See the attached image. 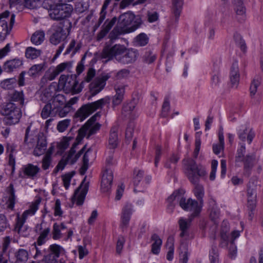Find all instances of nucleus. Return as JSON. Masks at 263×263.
<instances>
[{
  "label": "nucleus",
  "instance_id": "obj_1",
  "mask_svg": "<svg viewBox=\"0 0 263 263\" xmlns=\"http://www.w3.org/2000/svg\"><path fill=\"white\" fill-rule=\"evenodd\" d=\"M184 164V173L190 181L194 184L193 190L194 195L203 205V198L204 195V190L202 185L198 184L199 178L206 176L207 172L205 167L201 164H197L195 160L187 159L183 161Z\"/></svg>",
  "mask_w": 263,
  "mask_h": 263
},
{
  "label": "nucleus",
  "instance_id": "obj_2",
  "mask_svg": "<svg viewBox=\"0 0 263 263\" xmlns=\"http://www.w3.org/2000/svg\"><path fill=\"white\" fill-rule=\"evenodd\" d=\"M168 207L173 210L175 201L179 202L180 207L184 211L191 212V217L194 218L199 215L203 205L199 202L191 198L186 199L180 191L174 192L167 199Z\"/></svg>",
  "mask_w": 263,
  "mask_h": 263
},
{
  "label": "nucleus",
  "instance_id": "obj_3",
  "mask_svg": "<svg viewBox=\"0 0 263 263\" xmlns=\"http://www.w3.org/2000/svg\"><path fill=\"white\" fill-rule=\"evenodd\" d=\"M110 98L108 96L96 101L82 105L76 112L73 118L76 121L82 122L98 109H101L106 105L109 104Z\"/></svg>",
  "mask_w": 263,
  "mask_h": 263
},
{
  "label": "nucleus",
  "instance_id": "obj_4",
  "mask_svg": "<svg viewBox=\"0 0 263 263\" xmlns=\"http://www.w3.org/2000/svg\"><path fill=\"white\" fill-rule=\"evenodd\" d=\"M142 23L140 15H136L132 12H128L120 15L117 25L130 33L139 28Z\"/></svg>",
  "mask_w": 263,
  "mask_h": 263
},
{
  "label": "nucleus",
  "instance_id": "obj_5",
  "mask_svg": "<svg viewBox=\"0 0 263 263\" xmlns=\"http://www.w3.org/2000/svg\"><path fill=\"white\" fill-rule=\"evenodd\" d=\"M100 117V112H98L92 116L79 130L77 140H78L79 138L82 139L84 137L89 139L90 136L99 131L101 127V124L96 121Z\"/></svg>",
  "mask_w": 263,
  "mask_h": 263
},
{
  "label": "nucleus",
  "instance_id": "obj_6",
  "mask_svg": "<svg viewBox=\"0 0 263 263\" xmlns=\"http://www.w3.org/2000/svg\"><path fill=\"white\" fill-rule=\"evenodd\" d=\"M4 114L6 116V123L10 125L17 123L22 117L21 109L12 102H8L5 105Z\"/></svg>",
  "mask_w": 263,
  "mask_h": 263
},
{
  "label": "nucleus",
  "instance_id": "obj_7",
  "mask_svg": "<svg viewBox=\"0 0 263 263\" xmlns=\"http://www.w3.org/2000/svg\"><path fill=\"white\" fill-rule=\"evenodd\" d=\"M70 29V23H68V25H65L63 23H60L57 27L55 31L51 35L50 42L55 45L59 44L69 35Z\"/></svg>",
  "mask_w": 263,
  "mask_h": 263
},
{
  "label": "nucleus",
  "instance_id": "obj_8",
  "mask_svg": "<svg viewBox=\"0 0 263 263\" xmlns=\"http://www.w3.org/2000/svg\"><path fill=\"white\" fill-rule=\"evenodd\" d=\"M110 42H107L102 51V57L108 60L114 58L118 61L119 55H122L126 50V47L120 44L111 46Z\"/></svg>",
  "mask_w": 263,
  "mask_h": 263
},
{
  "label": "nucleus",
  "instance_id": "obj_9",
  "mask_svg": "<svg viewBox=\"0 0 263 263\" xmlns=\"http://www.w3.org/2000/svg\"><path fill=\"white\" fill-rule=\"evenodd\" d=\"M259 178L256 176H253L250 179L248 184L247 197L248 202L250 208L253 210L256 205V189L258 185Z\"/></svg>",
  "mask_w": 263,
  "mask_h": 263
},
{
  "label": "nucleus",
  "instance_id": "obj_10",
  "mask_svg": "<svg viewBox=\"0 0 263 263\" xmlns=\"http://www.w3.org/2000/svg\"><path fill=\"white\" fill-rule=\"evenodd\" d=\"M71 9L70 6L67 5L58 4L53 8H51L49 11V15L50 18L54 20H60L67 17L69 14V11L66 9Z\"/></svg>",
  "mask_w": 263,
  "mask_h": 263
},
{
  "label": "nucleus",
  "instance_id": "obj_11",
  "mask_svg": "<svg viewBox=\"0 0 263 263\" xmlns=\"http://www.w3.org/2000/svg\"><path fill=\"white\" fill-rule=\"evenodd\" d=\"M88 182H85V178L71 198L73 203H76L77 205H81L83 204L88 190Z\"/></svg>",
  "mask_w": 263,
  "mask_h": 263
},
{
  "label": "nucleus",
  "instance_id": "obj_12",
  "mask_svg": "<svg viewBox=\"0 0 263 263\" xmlns=\"http://www.w3.org/2000/svg\"><path fill=\"white\" fill-rule=\"evenodd\" d=\"M76 81V77H73L72 76H66L63 74L60 77L59 84L66 90L70 91L73 94H77L81 92V89L80 87L79 88H74Z\"/></svg>",
  "mask_w": 263,
  "mask_h": 263
},
{
  "label": "nucleus",
  "instance_id": "obj_13",
  "mask_svg": "<svg viewBox=\"0 0 263 263\" xmlns=\"http://www.w3.org/2000/svg\"><path fill=\"white\" fill-rule=\"evenodd\" d=\"M107 79L105 77L97 78L89 84L90 96L88 97L89 100L91 97L99 93L104 88Z\"/></svg>",
  "mask_w": 263,
  "mask_h": 263
},
{
  "label": "nucleus",
  "instance_id": "obj_14",
  "mask_svg": "<svg viewBox=\"0 0 263 263\" xmlns=\"http://www.w3.org/2000/svg\"><path fill=\"white\" fill-rule=\"evenodd\" d=\"M47 143L43 133H40L37 135V143L33 154L35 156H40L44 154L47 149Z\"/></svg>",
  "mask_w": 263,
  "mask_h": 263
},
{
  "label": "nucleus",
  "instance_id": "obj_15",
  "mask_svg": "<svg viewBox=\"0 0 263 263\" xmlns=\"http://www.w3.org/2000/svg\"><path fill=\"white\" fill-rule=\"evenodd\" d=\"M133 211V205L131 204L127 203L123 206L121 214V227L126 228L128 226Z\"/></svg>",
  "mask_w": 263,
  "mask_h": 263
},
{
  "label": "nucleus",
  "instance_id": "obj_16",
  "mask_svg": "<svg viewBox=\"0 0 263 263\" xmlns=\"http://www.w3.org/2000/svg\"><path fill=\"white\" fill-rule=\"evenodd\" d=\"M113 180V173L111 170L107 169L103 174L101 184V190L103 192H107L111 189Z\"/></svg>",
  "mask_w": 263,
  "mask_h": 263
},
{
  "label": "nucleus",
  "instance_id": "obj_17",
  "mask_svg": "<svg viewBox=\"0 0 263 263\" xmlns=\"http://www.w3.org/2000/svg\"><path fill=\"white\" fill-rule=\"evenodd\" d=\"M78 144V142H74L72 144V146L69 152L63 157L66 160L67 163L70 164L74 163L84 153L85 146H84L77 154H75V148Z\"/></svg>",
  "mask_w": 263,
  "mask_h": 263
},
{
  "label": "nucleus",
  "instance_id": "obj_18",
  "mask_svg": "<svg viewBox=\"0 0 263 263\" xmlns=\"http://www.w3.org/2000/svg\"><path fill=\"white\" fill-rule=\"evenodd\" d=\"M117 20V19L116 17H114L111 20L107 19L105 20L102 26L101 30L97 34V41H101L107 35L116 23Z\"/></svg>",
  "mask_w": 263,
  "mask_h": 263
},
{
  "label": "nucleus",
  "instance_id": "obj_19",
  "mask_svg": "<svg viewBox=\"0 0 263 263\" xmlns=\"http://www.w3.org/2000/svg\"><path fill=\"white\" fill-rule=\"evenodd\" d=\"M22 173L24 177H27L32 179L37 177V174L40 172V168L37 165L28 163L23 166Z\"/></svg>",
  "mask_w": 263,
  "mask_h": 263
},
{
  "label": "nucleus",
  "instance_id": "obj_20",
  "mask_svg": "<svg viewBox=\"0 0 263 263\" xmlns=\"http://www.w3.org/2000/svg\"><path fill=\"white\" fill-rule=\"evenodd\" d=\"M137 57L136 51L126 48L125 52L119 55L118 61L123 64H128L134 62Z\"/></svg>",
  "mask_w": 263,
  "mask_h": 263
},
{
  "label": "nucleus",
  "instance_id": "obj_21",
  "mask_svg": "<svg viewBox=\"0 0 263 263\" xmlns=\"http://www.w3.org/2000/svg\"><path fill=\"white\" fill-rule=\"evenodd\" d=\"M40 203V201L39 200H36L32 202L30 205L29 208L23 212L21 217L17 214L16 219L24 220V221H26L28 217L32 216L35 214L39 209Z\"/></svg>",
  "mask_w": 263,
  "mask_h": 263
},
{
  "label": "nucleus",
  "instance_id": "obj_22",
  "mask_svg": "<svg viewBox=\"0 0 263 263\" xmlns=\"http://www.w3.org/2000/svg\"><path fill=\"white\" fill-rule=\"evenodd\" d=\"M7 192L9 197L6 198V208L8 210H13L15 203L16 196L12 183L9 184L7 189Z\"/></svg>",
  "mask_w": 263,
  "mask_h": 263
},
{
  "label": "nucleus",
  "instance_id": "obj_23",
  "mask_svg": "<svg viewBox=\"0 0 263 263\" xmlns=\"http://www.w3.org/2000/svg\"><path fill=\"white\" fill-rule=\"evenodd\" d=\"M230 81L233 86L236 87L239 81V72L238 62L235 61L230 69Z\"/></svg>",
  "mask_w": 263,
  "mask_h": 263
},
{
  "label": "nucleus",
  "instance_id": "obj_24",
  "mask_svg": "<svg viewBox=\"0 0 263 263\" xmlns=\"http://www.w3.org/2000/svg\"><path fill=\"white\" fill-rule=\"evenodd\" d=\"M256 162L255 155L254 154L247 155L244 160V173L248 177L250 176L251 170Z\"/></svg>",
  "mask_w": 263,
  "mask_h": 263
},
{
  "label": "nucleus",
  "instance_id": "obj_25",
  "mask_svg": "<svg viewBox=\"0 0 263 263\" xmlns=\"http://www.w3.org/2000/svg\"><path fill=\"white\" fill-rule=\"evenodd\" d=\"M118 128L116 126H113L110 129L107 145V147L109 149H115L118 145Z\"/></svg>",
  "mask_w": 263,
  "mask_h": 263
},
{
  "label": "nucleus",
  "instance_id": "obj_26",
  "mask_svg": "<svg viewBox=\"0 0 263 263\" xmlns=\"http://www.w3.org/2000/svg\"><path fill=\"white\" fill-rule=\"evenodd\" d=\"M192 218H193L191 217V218L189 219H185L182 217L179 219L178 223L180 230L181 231L180 234L181 237L189 236V229L191 226Z\"/></svg>",
  "mask_w": 263,
  "mask_h": 263
},
{
  "label": "nucleus",
  "instance_id": "obj_27",
  "mask_svg": "<svg viewBox=\"0 0 263 263\" xmlns=\"http://www.w3.org/2000/svg\"><path fill=\"white\" fill-rule=\"evenodd\" d=\"M23 65V61L20 59H14L6 61L4 69L7 72H11L20 68Z\"/></svg>",
  "mask_w": 263,
  "mask_h": 263
},
{
  "label": "nucleus",
  "instance_id": "obj_28",
  "mask_svg": "<svg viewBox=\"0 0 263 263\" xmlns=\"http://www.w3.org/2000/svg\"><path fill=\"white\" fill-rule=\"evenodd\" d=\"M25 221L24 220L16 219L14 231L20 236L27 237L29 235L28 228L24 226Z\"/></svg>",
  "mask_w": 263,
  "mask_h": 263
},
{
  "label": "nucleus",
  "instance_id": "obj_29",
  "mask_svg": "<svg viewBox=\"0 0 263 263\" xmlns=\"http://www.w3.org/2000/svg\"><path fill=\"white\" fill-rule=\"evenodd\" d=\"M126 33H129L126 29L125 30L120 27V26L117 25L109 34L108 38L109 39V41L108 42L112 43L118 39L121 35Z\"/></svg>",
  "mask_w": 263,
  "mask_h": 263
},
{
  "label": "nucleus",
  "instance_id": "obj_30",
  "mask_svg": "<svg viewBox=\"0 0 263 263\" xmlns=\"http://www.w3.org/2000/svg\"><path fill=\"white\" fill-rule=\"evenodd\" d=\"M10 102H16L17 105L23 106L25 103V96L23 91L15 90L10 94Z\"/></svg>",
  "mask_w": 263,
  "mask_h": 263
},
{
  "label": "nucleus",
  "instance_id": "obj_31",
  "mask_svg": "<svg viewBox=\"0 0 263 263\" xmlns=\"http://www.w3.org/2000/svg\"><path fill=\"white\" fill-rule=\"evenodd\" d=\"M111 1V0H105L104 1V4L102 7L101 11L99 13V18L98 19V21L94 26L95 30H97L105 21L107 14L106 10L108 8V5L110 4Z\"/></svg>",
  "mask_w": 263,
  "mask_h": 263
},
{
  "label": "nucleus",
  "instance_id": "obj_32",
  "mask_svg": "<svg viewBox=\"0 0 263 263\" xmlns=\"http://www.w3.org/2000/svg\"><path fill=\"white\" fill-rule=\"evenodd\" d=\"M48 250L49 252L48 254L53 256L57 259L66 254L65 250L62 246L56 243L51 245Z\"/></svg>",
  "mask_w": 263,
  "mask_h": 263
},
{
  "label": "nucleus",
  "instance_id": "obj_33",
  "mask_svg": "<svg viewBox=\"0 0 263 263\" xmlns=\"http://www.w3.org/2000/svg\"><path fill=\"white\" fill-rule=\"evenodd\" d=\"M58 72L54 67H50L45 73L44 76L41 80V83L42 86L47 83L48 81H52L58 76Z\"/></svg>",
  "mask_w": 263,
  "mask_h": 263
},
{
  "label": "nucleus",
  "instance_id": "obj_34",
  "mask_svg": "<svg viewBox=\"0 0 263 263\" xmlns=\"http://www.w3.org/2000/svg\"><path fill=\"white\" fill-rule=\"evenodd\" d=\"M183 4V0H173L172 11L176 23L178 22L180 15Z\"/></svg>",
  "mask_w": 263,
  "mask_h": 263
},
{
  "label": "nucleus",
  "instance_id": "obj_35",
  "mask_svg": "<svg viewBox=\"0 0 263 263\" xmlns=\"http://www.w3.org/2000/svg\"><path fill=\"white\" fill-rule=\"evenodd\" d=\"M57 115V110L55 109L51 103L46 104L42 108L41 117L46 119L49 116L54 117Z\"/></svg>",
  "mask_w": 263,
  "mask_h": 263
},
{
  "label": "nucleus",
  "instance_id": "obj_36",
  "mask_svg": "<svg viewBox=\"0 0 263 263\" xmlns=\"http://www.w3.org/2000/svg\"><path fill=\"white\" fill-rule=\"evenodd\" d=\"M151 240L153 241L152 245L151 252L154 254L158 255L160 252L162 241L156 234H153L152 235Z\"/></svg>",
  "mask_w": 263,
  "mask_h": 263
},
{
  "label": "nucleus",
  "instance_id": "obj_37",
  "mask_svg": "<svg viewBox=\"0 0 263 263\" xmlns=\"http://www.w3.org/2000/svg\"><path fill=\"white\" fill-rule=\"evenodd\" d=\"M240 231L238 230L233 231L230 235V238L228 237L226 234L221 233V237L224 242L221 243L222 247L227 246L228 245V242L230 241V243H234V241L236 239L240 236Z\"/></svg>",
  "mask_w": 263,
  "mask_h": 263
},
{
  "label": "nucleus",
  "instance_id": "obj_38",
  "mask_svg": "<svg viewBox=\"0 0 263 263\" xmlns=\"http://www.w3.org/2000/svg\"><path fill=\"white\" fill-rule=\"evenodd\" d=\"M254 136V132L251 129L248 130L247 128L240 129L238 132L239 138L242 141H245L247 138L249 144L252 142Z\"/></svg>",
  "mask_w": 263,
  "mask_h": 263
},
{
  "label": "nucleus",
  "instance_id": "obj_39",
  "mask_svg": "<svg viewBox=\"0 0 263 263\" xmlns=\"http://www.w3.org/2000/svg\"><path fill=\"white\" fill-rule=\"evenodd\" d=\"M14 256L16 259L15 263H26L29 254L27 250L20 249L15 252Z\"/></svg>",
  "mask_w": 263,
  "mask_h": 263
},
{
  "label": "nucleus",
  "instance_id": "obj_40",
  "mask_svg": "<svg viewBox=\"0 0 263 263\" xmlns=\"http://www.w3.org/2000/svg\"><path fill=\"white\" fill-rule=\"evenodd\" d=\"M67 228L64 223L58 224L54 223L52 230V238L54 240L60 239L62 237L61 233L62 230L66 229Z\"/></svg>",
  "mask_w": 263,
  "mask_h": 263
},
{
  "label": "nucleus",
  "instance_id": "obj_41",
  "mask_svg": "<svg viewBox=\"0 0 263 263\" xmlns=\"http://www.w3.org/2000/svg\"><path fill=\"white\" fill-rule=\"evenodd\" d=\"M50 232V228L49 227L44 228L41 231L36 242L37 246H42L46 242L48 239V237Z\"/></svg>",
  "mask_w": 263,
  "mask_h": 263
},
{
  "label": "nucleus",
  "instance_id": "obj_42",
  "mask_svg": "<svg viewBox=\"0 0 263 263\" xmlns=\"http://www.w3.org/2000/svg\"><path fill=\"white\" fill-rule=\"evenodd\" d=\"M73 139L71 137H64L58 144V153L62 154L70 144V141Z\"/></svg>",
  "mask_w": 263,
  "mask_h": 263
},
{
  "label": "nucleus",
  "instance_id": "obj_43",
  "mask_svg": "<svg viewBox=\"0 0 263 263\" xmlns=\"http://www.w3.org/2000/svg\"><path fill=\"white\" fill-rule=\"evenodd\" d=\"M44 67L45 64L44 63L35 64L29 68L28 73L31 77H36L44 70Z\"/></svg>",
  "mask_w": 263,
  "mask_h": 263
},
{
  "label": "nucleus",
  "instance_id": "obj_44",
  "mask_svg": "<svg viewBox=\"0 0 263 263\" xmlns=\"http://www.w3.org/2000/svg\"><path fill=\"white\" fill-rule=\"evenodd\" d=\"M81 48V44L80 42H77L74 39H72L66 50L65 51V54H69L71 52L73 55L75 54L77 52H79Z\"/></svg>",
  "mask_w": 263,
  "mask_h": 263
},
{
  "label": "nucleus",
  "instance_id": "obj_45",
  "mask_svg": "<svg viewBox=\"0 0 263 263\" xmlns=\"http://www.w3.org/2000/svg\"><path fill=\"white\" fill-rule=\"evenodd\" d=\"M44 39V32L42 30H37L32 34L31 38V41L33 44L38 45L43 43Z\"/></svg>",
  "mask_w": 263,
  "mask_h": 263
},
{
  "label": "nucleus",
  "instance_id": "obj_46",
  "mask_svg": "<svg viewBox=\"0 0 263 263\" xmlns=\"http://www.w3.org/2000/svg\"><path fill=\"white\" fill-rule=\"evenodd\" d=\"M149 38L144 33H141L134 39V44L136 46H144L147 44Z\"/></svg>",
  "mask_w": 263,
  "mask_h": 263
},
{
  "label": "nucleus",
  "instance_id": "obj_47",
  "mask_svg": "<svg viewBox=\"0 0 263 263\" xmlns=\"http://www.w3.org/2000/svg\"><path fill=\"white\" fill-rule=\"evenodd\" d=\"M41 54V51L32 47H29L26 49L25 55L27 59L33 60L36 59Z\"/></svg>",
  "mask_w": 263,
  "mask_h": 263
},
{
  "label": "nucleus",
  "instance_id": "obj_48",
  "mask_svg": "<svg viewBox=\"0 0 263 263\" xmlns=\"http://www.w3.org/2000/svg\"><path fill=\"white\" fill-rule=\"evenodd\" d=\"M66 100L64 96L59 94L57 95L53 99L51 104L54 108H61L65 104Z\"/></svg>",
  "mask_w": 263,
  "mask_h": 263
},
{
  "label": "nucleus",
  "instance_id": "obj_49",
  "mask_svg": "<svg viewBox=\"0 0 263 263\" xmlns=\"http://www.w3.org/2000/svg\"><path fill=\"white\" fill-rule=\"evenodd\" d=\"M235 11L237 15H240L242 17L245 16L246 8L241 0H237L235 2Z\"/></svg>",
  "mask_w": 263,
  "mask_h": 263
},
{
  "label": "nucleus",
  "instance_id": "obj_50",
  "mask_svg": "<svg viewBox=\"0 0 263 263\" xmlns=\"http://www.w3.org/2000/svg\"><path fill=\"white\" fill-rule=\"evenodd\" d=\"M156 58V54L151 51H146L142 57L143 61L147 64L152 63L155 61Z\"/></svg>",
  "mask_w": 263,
  "mask_h": 263
},
{
  "label": "nucleus",
  "instance_id": "obj_51",
  "mask_svg": "<svg viewBox=\"0 0 263 263\" xmlns=\"http://www.w3.org/2000/svg\"><path fill=\"white\" fill-rule=\"evenodd\" d=\"M143 172L140 170L135 169L134 172L133 182L135 186H138L143 179Z\"/></svg>",
  "mask_w": 263,
  "mask_h": 263
},
{
  "label": "nucleus",
  "instance_id": "obj_52",
  "mask_svg": "<svg viewBox=\"0 0 263 263\" xmlns=\"http://www.w3.org/2000/svg\"><path fill=\"white\" fill-rule=\"evenodd\" d=\"M90 152L89 151L86 152L83 156V165L80 169V173L82 175H84L88 167L89 162V154Z\"/></svg>",
  "mask_w": 263,
  "mask_h": 263
},
{
  "label": "nucleus",
  "instance_id": "obj_53",
  "mask_svg": "<svg viewBox=\"0 0 263 263\" xmlns=\"http://www.w3.org/2000/svg\"><path fill=\"white\" fill-rule=\"evenodd\" d=\"M16 82V80L15 78L7 79L1 82V86L4 89H9L13 87Z\"/></svg>",
  "mask_w": 263,
  "mask_h": 263
},
{
  "label": "nucleus",
  "instance_id": "obj_54",
  "mask_svg": "<svg viewBox=\"0 0 263 263\" xmlns=\"http://www.w3.org/2000/svg\"><path fill=\"white\" fill-rule=\"evenodd\" d=\"M10 224L6 216L0 214V232H4L7 228H9Z\"/></svg>",
  "mask_w": 263,
  "mask_h": 263
},
{
  "label": "nucleus",
  "instance_id": "obj_55",
  "mask_svg": "<svg viewBox=\"0 0 263 263\" xmlns=\"http://www.w3.org/2000/svg\"><path fill=\"white\" fill-rule=\"evenodd\" d=\"M220 215V210L216 205L213 206L211 209L210 212V217L212 220L216 221V220L219 218Z\"/></svg>",
  "mask_w": 263,
  "mask_h": 263
},
{
  "label": "nucleus",
  "instance_id": "obj_56",
  "mask_svg": "<svg viewBox=\"0 0 263 263\" xmlns=\"http://www.w3.org/2000/svg\"><path fill=\"white\" fill-rule=\"evenodd\" d=\"M55 109L57 110V114H58L60 117H64L70 111L71 108L65 104L61 108L58 107Z\"/></svg>",
  "mask_w": 263,
  "mask_h": 263
},
{
  "label": "nucleus",
  "instance_id": "obj_57",
  "mask_svg": "<svg viewBox=\"0 0 263 263\" xmlns=\"http://www.w3.org/2000/svg\"><path fill=\"white\" fill-rule=\"evenodd\" d=\"M246 152V147L245 144H240V146L237 151V154L235 158L236 162L243 161V158Z\"/></svg>",
  "mask_w": 263,
  "mask_h": 263
},
{
  "label": "nucleus",
  "instance_id": "obj_58",
  "mask_svg": "<svg viewBox=\"0 0 263 263\" xmlns=\"http://www.w3.org/2000/svg\"><path fill=\"white\" fill-rule=\"evenodd\" d=\"M50 167H53L52 165V157L44 156L42 160V168L44 170H47Z\"/></svg>",
  "mask_w": 263,
  "mask_h": 263
},
{
  "label": "nucleus",
  "instance_id": "obj_59",
  "mask_svg": "<svg viewBox=\"0 0 263 263\" xmlns=\"http://www.w3.org/2000/svg\"><path fill=\"white\" fill-rule=\"evenodd\" d=\"M71 67V63L70 62H63L59 64L56 67H54L56 71L58 72V74L66 69H68Z\"/></svg>",
  "mask_w": 263,
  "mask_h": 263
},
{
  "label": "nucleus",
  "instance_id": "obj_60",
  "mask_svg": "<svg viewBox=\"0 0 263 263\" xmlns=\"http://www.w3.org/2000/svg\"><path fill=\"white\" fill-rule=\"evenodd\" d=\"M70 123V119H65L60 121L57 125V129L60 132H64L68 127Z\"/></svg>",
  "mask_w": 263,
  "mask_h": 263
},
{
  "label": "nucleus",
  "instance_id": "obj_61",
  "mask_svg": "<svg viewBox=\"0 0 263 263\" xmlns=\"http://www.w3.org/2000/svg\"><path fill=\"white\" fill-rule=\"evenodd\" d=\"M10 30V27H8L7 21L5 20H0V33L6 35Z\"/></svg>",
  "mask_w": 263,
  "mask_h": 263
},
{
  "label": "nucleus",
  "instance_id": "obj_62",
  "mask_svg": "<svg viewBox=\"0 0 263 263\" xmlns=\"http://www.w3.org/2000/svg\"><path fill=\"white\" fill-rule=\"evenodd\" d=\"M218 166V161L216 160H213L211 162V171L210 174V179L211 181L215 180L216 173Z\"/></svg>",
  "mask_w": 263,
  "mask_h": 263
},
{
  "label": "nucleus",
  "instance_id": "obj_63",
  "mask_svg": "<svg viewBox=\"0 0 263 263\" xmlns=\"http://www.w3.org/2000/svg\"><path fill=\"white\" fill-rule=\"evenodd\" d=\"M170 109V102L168 99H165L162 108L161 116L166 117L167 116Z\"/></svg>",
  "mask_w": 263,
  "mask_h": 263
},
{
  "label": "nucleus",
  "instance_id": "obj_64",
  "mask_svg": "<svg viewBox=\"0 0 263 263\" xmlns=\"http://www.w3.org/2000/svg\"><path fill=\"white\" fill-rule=\"evenodd\" d=\"M40 2V0H25V5L28 8L34 9L37 7Z\"/></svg>",
  "mask_w": 263,
  "mask_h": 263
}]
</instances>
